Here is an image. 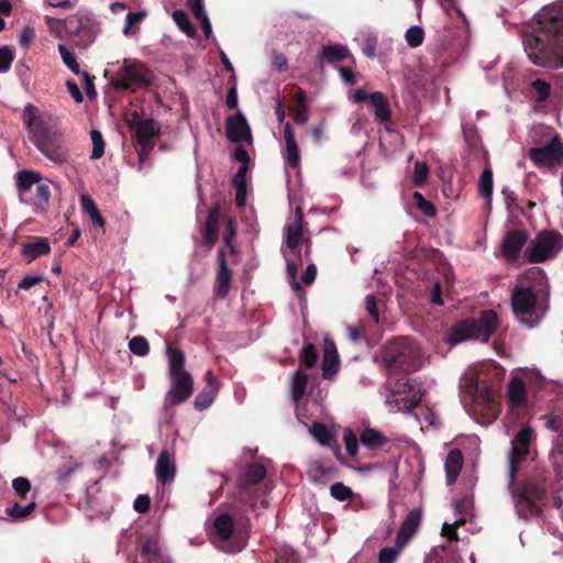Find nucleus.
Segmentation results:
<instances>
[{
  "instance_id": "1",
  "label": "nucleus",
  "mask_w": 563,
  "mask_h": 563,
  "mask_svg": "<svg viewBox=\"0 0 563 563\" xmlns=\"http://www.w3.org/2000/svg\"><path fill=\"white\" fill-rule=\"evenodd\" d=\"M529 60L550 69L563 68V0L544 7L537 18V25L523 36Z\"/></svg>"
},
{
  "instance_id": "2",
  "label": "nucleus",
  "mask_w": 563,
  "mask_h": 563,
  "mask_svg": "<svg viewBox=\"0 0 563 563\" xmlns=\"http://www.w3.org/2000/svg\"><path fill=\"white\" fill-rule=\"evenodd\" d=\"M22 121L27 130L29 139L46 158L57 165L68 161V152L60 137L41 115L37 107L27 103L23 110Z\"/></svg>"
},
{
  "instance_id": "3",
  "label": "nucleus",
  "mask_w": 563,
  "mask_h": 563,
  "mask_svg": "<svg viewBox=\"0 0 563 563\" xmlns=\"http://www.w3.org/2000/svg\"><path fill=\"white\" fill-rule=\"evenodd\" d=\"M376 361L388 374L413 373L421 368L423 355L416 341L408 336H398L380 347Z\"/></svg>"
},
{
  "instance_id": "4",
  "label": "nucleus",
  "mask_w": 563,
  "mask_h": 563,
  "mask_svg": "<svg viewBox=\"0 0 563 563\" xmlns=\"http://www.w3.org/2000/svg\"><path fill=\"white\" fill-rule=\"evenodd\" d=\"M508 490L520 519L530 520L540 516L543 507L548 505V486L542 478L517 481V477H508Z\"/></svg>"
},
{
  "instance_id": "5",
  "label": "nucleus",
  "mask_w": 563,
  "mask_h": 563,
  "mask_svg": "<svg viewBox=\"0 0 563 563\" xmlns=\"http://www.w3.org/2000/svg\"><path fill=\"white\" fill-rule=\"evenodd\" d=\"M498 324L499 318L497 312L485 310L477 319H464L451 327L446 341L451 346L470 339H481L483 342H487L498 328Z\"/></svg>"
},
{
  "instance_id": "6",
  "label": "nucleus",
  "mask_w": 563,
  "mask_h": 563,
  "mask_svg": "<svg viewBox=\"0 0 563 563\" xmlns=\"http://www.w3.org/2000/svg\"><path fill=\"white\" fill-rule=\"evenodd\" d=\"M19 200L34 207L36 212H46L49 206L51 188L41 173L30 169L19 170L15 175Z\"/></svg>"
},
{
  "instance_id": "7",
  "label": "nucleus",
  "mask_w": 563,
  "mask_h": 563,
  "mask_svg": "<svg viewBox=\"0 0 563 563\" xmlns=\"http://www.w3.org/2000/svg\"><path fill=\"white\" fill-rule=\"evenodd\" d=\"M247 536L234 529L229 514H221L213 520V543L222 551L236 553L246 545Z\"/></svg>"
},
{
  "instance_id": "8",
  "label": "nucleus",
  "mask_w": 563,
  "mask_h": 563,
  "mask_svg": "<svg viewBox=\"0 0 563 563\" xmlns=\"http://www.w3.org/2000/svg\"><path fill=\"white\" fill-rule=\"evenodd\" d=\"M152 82L153 75L144 64L135 59H124L112 85L118 90L136 91L140 88L151 86Z\"/></svg>"
},
{
  "instance_id": "9",
  "label": "nucleus",
  "mask_w": 563,
  "mask_h": 563,
  "mask_svg": "<svg viewBox=\"0 0 563 563\" xmlns=\"http://www.w3.org/2000/svg\"><path fill=\"white\" fill-rule=\"evenodd\" d=\"M468 393L474 395V405L479 410L487 422L496 420L500 412V406L496 398V389L492 384L485 380H476L475 384L470 383Z\"/></svg>"
},
{
  "instance_id": "10",
  "label": "nucleus",
  "mask_w": 563,
  "mask_h": 563,
  "mask_svg": "<svg viewBox=\"0 0 563 563\" xmlns=\"http://www.w3.org/2000/svg\"><path fill=\"white\" fill-rule=\"evenodd\" d=\"M563 249V236L554 230L542 231L527 250L530 263H541L554 256Z\"/></svg>"
},
{
  "instance_id": "11",
  "label": "nucleus",
  "mask_w": 563,
  "mask_h": 563,
  "mask_svg": "<svg viewBox=\"0 0 563 563\" xmlns=\"http://www.w3.org/2000/svg\"><path fill=\"white\" fill-rule=\"evenodd\" d=\"M169 389L164 397V407H176L187 401L194 393V378L190 373L168 375Z\"/></svg>"
},
{
  "instance_id": "12",
  "label": "nucleus",
  "mask_w": 563,
  "mask_h": 563,
  "mask_svg": "<svg viewBox=\"0 0 563 563\" xmlns=\"http://www.w3.org/2000/svg\"><path fill=\"white\" fill-rule=\"evenodd\" d=\"M532 434V429L530 427H525L511 440L508 477L518 476L519 465L529 454Z\"/></svg>"
},
{
  "instance_id": "13",
  "label": "nucleus",
  "mask_w": 563,
  "mask_h": 563,
  "mask_svg": "<svg viewBox=\"0 0 563 563\" xmlns=\"http://www.w3.org/2000/svg\"><path fill=\"white\" fill-rule=\"evenodd\" d=\"M528 156L539 167L561 165L563 163V143L559 136H554L544 146L531 147Z\"/></svg>"
},
{
  "instance_id": "14",
  "label": "nucleus",
  "mask_w": 563,
  "mask_h": 563,
  "mask_svg": "<svg viewBox=\"0 0 563 563\" xmlns=\"http://www.w3.org/2000/svg\"><path fill=\"white\" fill-rule=\"evenodd\" d=\"M130 129L134 132L136 145H142L147 151H153L155 142L161 135V125L154 119L133 121Z\"/></svg>"
},
{
  "instance_id": "15",
  "label": "nucleus",
  "mask_w": 563,
  "mask_h": 563,
  "mask_svg": "<svg viewBox=\"0 0 563 563\" xmlns=\"http://www.w3.org/2000/svg\"><path fill=\"white\" fill-rule=\"evenodd\" d=\"M225 132L228 139L233 143H240L242 141L252 142L250 125L241 111L227 118Z\"/></svg>"
},
{
  "instance_id": "16",
  "label": "nucleus",
  "mask_w": 563,
  "mask_h": 563,
  "mask_svg": "<svg viewBox=\"0 0 563 563\" xmlns=\"http://www.w3.org/2000/svg\"><path fill=\"white\" fill-rule=\"evenodd\" d=\"M218 269L214 282V292L219 298H227L233 277L232 271L228 266L227 254L224 249H220L218 252Z\"/></svg>"
},
{
  "instance_id": "17",
  "label": "nucleus",
  "mask_w": 563,
  "mask_h": 563,
  "mask_svg": "<svg viewBox=\"0 0 563 563\" xmlns=\"http://www.w3.org/2000/svg\"><path fill=\"white\" fill-rule=\"evenodd\" d=\"M537 296L531 288L516 287L511 294V306L516 314H531L536 309Z\"/></svg>"
},
{
  "instance_id": "18",
  "label": "nucleus",
  "mask_w": 563,
  "mask_h": 563,
  "mask_svg": "<svg viewBox=\"0 0 563 563\" xmlns=\"http://www.w3.org/2000/svg\"><path fill=\"white\" fill-rule=\"evenodd\" d=\"M305 218L300 207L295 210L294 221L286 227V244L294 254L300 255L299 245L303 241Z\"/></svg>"
},
{
  "instance_id": "19",
  "label": "nucleus",
  "mask_w": 563,
  "mask_h": 563,
  "mask_svg": "<svg viewBox=\"0 0 563 563\" xmlns=\"http://www.w3.org/2000/svg\"><path fill=\"white\" fill-rule=\"evenodd\" d=\"M421 519L422 512L420 509H412L408 512L396 536V547L398 549L404 548L417 532Z\"/></svg>"
},
{
  "instance_id": "20",
  "label": "nucleus",
  "mask_w": 563,
  "mask_h": 563,
  "mask_svg": "<svg viewBox=\"0 0 563 563\" xmlns=\"http://www.w3.org/2000/svg\"><path fill=\"white\" fill-rule=\"evenodd\" d=\"M528 240L523 230H511L503 240V253L507 261L514 262L518 258L520 251Z\"/></svg>"
},
{
  "instance_id": "21",
  "label": "nucleus",
  "mask_w": 563,
  "mask_h": 563,
  "mask_svg": "<svg viewBox=\"0 0 563 563\" xmlns=\"http://www.w3.org/2000/svg\"><path fill=\"white\" fill-rule=\"evenodd\" d=\"M156 478L163 485L170 484L176 476L175 457L168 450H163L156 461L155 465Z\"/></svg>"
},
{
  "instance_id": "22",
  "label": "nucleus",
  "mask_w": 563,
  "mask_h": 563,
  "mask_svg": "<svg viewBox=\"0 0 563 563\" xmlns=\"http://www.w3.org/2000/svg\"><path fill=\"white\" fill-rule=\"evenodd\" d=\"M205 387L198 393L194 400V407L199 411L207 409L212 404L219 390L218 379L212 371H208L205 374Z\"/></svg>"
},
{
  "instance_id": "23",
  "label": "nucleus",
  "mask_w": 563,
  "mask_h": 563,
  "mask_svg": "<svg viewBox=\"0 0 563 563\" xmlns=\"http://www.w3.org/2000/svg\"><path fill=\"white\" fill-rule=\"evenodd\" d=\"M220 213L221 211L219 205H214L208 212L202 230L203 243L208 250H211L218 242Z\"/></svg>"
},
{
  "instance_id": "24",
  "label": "nucleus",
  "mask_w": 563,
  "mask_h": 563,
  "mask_svg": "<svg viewBox=\"0 0 563 563\" xmlns=\"http://www.w3.org/2000/svg\"><path fill=\"white\" fill-rule=\"evenodd\" d=\"M339 354L333 341L325 340L323 345L322 376L331 379L339 371Z\"/></svg>"
},
{
  "instance_id": "25",
  "label": "nucleus",
  "mask_w": 563,
  "mask_h": 563,
  "mask_svg": "<svg viewBox=\"0 0 563 563\" xmlns=\"http://www.w3.org/2000/svg\"><path fill=\"white\" fill-rule=\"evenodd\" d=\"M266 476V468L264 465L253 463L247 465L245 471L238 478V487L247 490L251 487L261 483Z\"/></svg>"
},
{
  "instance_id": "26",
  "label": "nucleus",
  "mask_w": 563,
  "mask_h": 563,
  "mask_svg": "<svg viewBox=\"0 0 563 563\" xmlns=\"http://www.w3.org/2000/svg\"><path fill=\"white\" fill-rule=\"evenodd\" d=\"M51 253V245L45 238L34 236L32 240L22 246V254L27 263L33 262L40 256Z\"/></svg>"
},
{
  "instance_id": "27",
  "label": "nucleus",
  "mask_w": 563,
  "mask_h": 563,
  "mask_svg": "<svg viewBox=\"0 0 563 563\" xmlns=\"http://www.w3.org/2000/svg\"><path fill=\"white\" fill-rule=\"evenodd\" d=\"M463 461L461 450L453 449L448 453L444 464L448 485H453L456 482L463 467Z\"/></svg>"
},
{
  "instance_id": "28",
  "label": "nucleus",
  "mask_w": 563,
  "mask_h": 563,
  "mask_svg": "<svg viewBox=\"0 0 563 563\" xmlns=\"http://www.w3.org/2000/svg\"><path fill=\"white\" fill-rule=\"evenodd\" d=\"M368 103L373 107L375 119L379 122H388L391 118L389 103L385 95L380 91H375L369 95Z\"/></svg>"
},
{
  "instance_id": "29",
  "label": "nucleus",
  "mask_w": 563,
  "mask_h": 563,
  "mask_svg": "<svg viewBox=\"0 0 563 563\" xmlns=\"http://www.w3.org/2000/svg\"><path fill=\"white\" fill-rule=\"evenodd\" d=\"M284 139L286 142V163L291 167H298L300 163V155L298 145L295 139L294 131L289 122L285 124L284 129Z\"/></svg>"
},
{
  "instance_id": "30",
  "label": "nucleus",
  "mask_w": 563,
  "mask_h": 563,
  "mask_svg": "<svg viewBox=\"0 0 563 563\" xmlns=\"http://www.w3.org/2000/svg\"><path fill=\"white\" fill-rule=\"evenodd\" d=\"M349 56V49L341 44L324 45L319 55V67L322 68L324 63L333 64L342 62Z\"/></svg>"
},
{
  "instance_id": "31",
  "label": "nucleus",
  "mask_w": 563,
  "mask_h": 563,
  "mask_svg": "<svg viewBox=\"0 0 563 563\" xmlns=\"http://www.w3.org/2000/svg\"><path fill=\"white\" fill-rule=\"evenodd\" d=\"M360 442L369 450H378L389 443V439L376 429L365 428L360 434Z\"/></svg>"
},
{
  "instance_id": "32",
  "label": "nucleus",
  "mask_w": 563,
  "mask_h": 563,
  "mask_svg": "<svg viewBox=\"0 0 563 563\" xmlns=\"http://www.w3.org/2000/svg\"><path fill=\"white\" fill-rule=\"evenodd\" d=\"M507 397L510 405L515 407H521L525 405L527 389L522 378L516 376L510 380L507 389Z\"/></svg>"
},
{
  "instance_id": "33",
  "label": "nucleus",
  "mask_w": 563,
  "mask_h": 563,
  "mask_svg": "<svg viewBox=\"0 0 563 563\" xmlns=\"http://www.w3.org/2000/svg\"><path fill=\"white\" fill-rule=\"evenodd\" d=\"M166 352L168 357V375L189 373L185 369L186 356L181 350L168 345Z\"/></svg>"
},
{
  "instance_id": "34",
  "label": "nucleus",
  "mask_w": 563,
  "mask_h": 563,
  "mask_svg": "<svg viewBox=\"0 0 563 563\" xmlns=\"http://www.w3.org/2000/svg\"><path fill=\"white\" fill-rule=\"evenodd\" d=\"M307 386L308 375L301 368H298L294 373L290 382L291 398L295 402L299 401L303 397Z\"/></svg>"
},
{
  "instance_id": "35",
  "label": "nucleus",
  "mask_w": 563,
  "mask_h": 563,
  "mask_svg": "<svg viewBox=\"0 0 563 563\" xmlns=\"http://www.w3.org/2000/svg\"><path fill=\"white\" fill-rule=\"evenodd\" d=\"M80 205L81 208L89 214L95 225H98L100 228L104 227V219L100 214L95 201L88 195L80 196Z\"/></svg>"
},
{
  "instance_id": "36",
  "label": "nucleus",
  "mask_w": 563,
  "mask_h": 563,
  "mask_svg": "<svg viewBox=\"0 0 563 563\" xmlns=\"http://www.w3.org/2000/svg\"><path fill=\"white\" fill-rule=\"evenodd\" d=\"M36 508V503L34 500L30 501L27 505L22 506L19 503H14L11 507L5 509L8 516L15 520H22L27 518Z\"/></svg>"
},
{
  "instance_id": "37",
  "label": "nucleus",
  "mask_w": 563,
  "mask_h": 563,
  "mask_svg": "<svg viewBox=\"0 0 563 563\" xmlns=\"http://www.w3.org/2000/svg\"><path fill=\"white\" fill-rule=\"evenodd\" d=\"M173 20L177 26L186 33L189 37H195L197 34L196 27L191 24L188 14L183 10H175L173 12Z\"/></svg>"
},
{
  "instance_id": "38",
  "label": "nucleus",
  "mask_w": 563,
  "mask_h": 563,
  "mask_svg": "<svg viewBox=\"0 0 563 563\" xmlns=\"http://www.w3.org/2000/svg\"><path fill=\"white\" fill-rule=\"evenodd\" d=\"M530 89L537 95L534 100L539 103H543L550 98L551 85L544 79L537 78L531 81Z\"/></svg>"
},
{
  "instance_id": "39",
  "label": "nucleus",
  "mask_w": 563,
  "mask_h": 563,
  "mask_svg": "<svg viewBox=\"0 0 563 563\" xmlns=\"http://www.w3.org/2000/svg\"><path fill=\"white\" fill-rule=\"evenodd\" d=\"M310 432L322 445L330 446L333 442V435L324 423L313 422Z\"/></svg>"
},
{
  "instance_id": "40",
  "label": "nucleus",
  "mask_w": 563,
  "mask_h": 563,
  "mask_svg": "<svg viewBox=\"0 0 563 563\" xmlns=\"http://www.w3.org/2000/svg\"><path fill=\"white\" fill-rule=\"evenodd\" d=\"M142 556L148 562L153 563L155 560L162 559L161 547L156 539H147L142 547Z\"/></svg>"
},
{
  "instance_id": "41",
  "label": "nucleus",
  "mask_w": 563,
  "mask_h": 563,
  "mask_svg": "<svg viewBox=\"0 0 563 563\" xmlns=\"http://www.w3.org/2000/svg\"><path fill=\"white\" fill-rule=\"evenodd\" d=\"M478 192L486 199H490L493 195V170L487 167L483 170L478 180Z\"/></svg>"
},
{
  "instance_id": "42",
  "label": "nucleus",
  "mask_w": 563,
  "mask_h": 563,
  "mask_svg": "<svg viewBox=\"0 0 563 563\" xmlns=\"http://www.w3.org/2000/svg\"><path fill=\"white\" fill-rule=\"evenodd\" d=\"M318 351L312 343H307L300 351V363L307 368H313L318 362Z\"/></svg>"
},
{
  "instance_id": "43",
  "label": "nucleus",
  "mask_w": 563,
  "mask_h": 563,
  "mask_svg": "<svg viewBox=\"0 0 563 563\" xmlns=\"http://www.w3.org/2000/svg\"><path fill=\"white\" fill-rule=\"evenodd\" d=\"M58 52L63 63L67 68H69L76 75L81 74L79 63L77 62L74 52L69 51L68 47L64 44L58 45Z\"/></svg>"
},
{
  "instance_id": "44",
  "label": "nucleus",
  "mask_w": 563,
  "mask_h": 563,
  "mask_svg": "<svg viewBox=\"0 0 563 563\" xmlns=\"http://www.w3.org/2000/svg\"><path fill=\"white\" fill-rule=\"evenodd\" d=\"M343 441L346 452L350 456L354 457L358 453L360 437L351 428H345L343 432Z\"/></svg>"
},
{
  "instance_id": "45",
  "label": "nucleus",
  "mask_w": 563,
  "mask_h": 563,
  "mask_svg": "<svg viewBox=\"0 0 563 563\" xmlns=\"http://www.w3.org/2000/svg\"><path fill=\"white\" fill-rule=\"evenodd\" d=\"M90 137H91V142H92V151L90 154V159H92V161L99 159L103 156L104 147H106V143L103 141L102 134L98 130H91Z\"/></svg>"
},
{
  "instance_id": "46",
  "label": "nucleus",
  "mask_w": 563,
  "mask_h": 563,
  "mask_svg": "<svg viewBox=\"0 0 563 563\" xmlns=\"http://www.w3.org/2000/svg\"><path fill=\"white\" fill-rule=\"evenodd\" d=\"M130 351L137 356H146L150 353L148 341L143 335L133 336L129 341Z\"/></svg>"
},
{
  "instance_id": "47",
  "label": "nucleus",
  "mask_w": 563,
  "mask_h": 563,
  "mask_svg": "<svg viewBox=\"0 0 563 563\" xmlns=\"http://www.w3.org/2000/svg\"><path fill=\"white\" fill-rule=\"evenodd\" d=\"M330 494L339 501H346L353 497V490L341 482L331 485Z\"/></svg>"
},
{
  "instance_id": "48",
  "label": "nucleus",
  "mask_w": 563,
  "mask_h": 563,
  "mask_svg": "<svg viewBox=\"0 0 563 563\" xmlns=\"http://www.w3.org/2000/svg\"><path fill=\"white\" fill-rule=\"evenodd\" d=\"M405 38L410 47H418L423 43L424 31L421 26H410L405 35Z\"/></svg>"
},
{
  "instance_id": "49",
  "label": "nucleus",
  "mask_w": 563,
  "mask_h": 563,
  "mask_svg": "<svg viewBox=\"0 0 563 563\" xmlns=\"http://www.w3.org/2000/svg\"><path fill=\"white\" fill-rule=\"evenodd\" d=\"M429 177V167L426 162H416L412 175V181L416 186H422Z\"/></svg>"
},
{
  "instance_id": "50",
  "label": "nucleus",
  "mask_w": 563,
  "mask_h": 563,
  "mask_svg": "<svg viewBox=\"0 0 563 563\" xmlns=\"http://www.w3.org/2000/svg\"><path fill=\"white\" fill-rule=\"evenodd\" d=\"M12 487L16 495L24 499L26 494L31 492V482L26 477L19 476L12 481Z\"/></svg>"
},
{
  "instance_id": "51",
  "label": "nucleus",
  "mask_w": 563,
  "mask_h": 563,
  "mask_svg": "<svg viewBox=\"0 0 563 563\" xmlns=\"http://www.w3.org/2000/svg\"><path fill=\"white\" fill-rule=\"evenodd\" d=\"M464 522H465V520L463 518L454 521L453 523L445 522L443 525L442 531H441L442 537H445L451 541H457L459 540L457 528L460 526H462Z\"/></svg>"
},
{
  "instance_id": "52",
  "label": "nucleus",
  "mask_w": 563,
  "mask_h": 563,
  "mask_svg": "<svg viewBox=\"0 0 563 563\" xmlns=\"http://www.w3.org/2000/svg\"><path fill=\"white\" fill-rule=\"evenodd\" d=\"M14 59V52L9 46L0 47V73L10 69Z\"/></svg>"
},
{
  "instance_id": "53",
  "label": "nucleus",
  "mask_w": 563,
  "mask_h": 563,
  "mask_svg": "<svg viewBox=\"0 0 563 563\" xmlns=\"http://www.w3.org/2000/svg\"><path fill=\"white\" fill-rule=\"evenodd\" d=\"M365 309H366L367 313L369 314V317L372 318V320L375 323H378L379 322V311H378V307H377V298L375 295L369 294L365 297Z\"/></svg>"
},
{
  "instance_id": "54",
  "label": "nucleus",
  "mask_w": 563,
  "mask_h": 563,
  "mask_svg": "<svg viewBox=\"0 0 563 563\" xmlns=\"http://www.w3.org/2000/svg\"><path fill=\"white\" fill-rule=\"evenodd\" d=\"M399 551L395 548H383L378 554L379 563H395L398 558Z\"/></svg>"
},
{
  "instance_id": "55",
  "label": "nucleus",
  "mask_w": 563,
  "mask_h": 563,
  "mask_svg": "<svg viewBox=\"0 0 563 563\" xmlns=\"http://www.w3.org/2000/svg\"><path fill=\"white\" fill-rule=\"evenodd\" d=\"M376 47H377V36H375V35L367 36L362 43V51L369 58L375 57Z\"/></svg>"
},
{
  "instance_id": "56",
  "label": "nucleus",
  "mask_w": 563,
  "mask_h": 563,
  "mask_svg": "<svg viewBox=\"0 0 563 563\" xmlns=\"http://www.w3.org/2000/svg\"><path fill=\"white\" fill-rule=\"evenodd\" d=\"M230 85L227 93V106L229 109H235L238 107V90L234 75L230 78Z\"/></svg>"
},
{
  "instance_id": "57",
  "label": "nucleus",
  "mask_w": 563,
  "mask_h": 563,
  "mask_svg": "<svg viewBox=\"0 0 563 563\" xmlns=\"http://www.w3.org/2000/svg\"><path fill=\"white\" fill-rule=\"evenodd\" d=\"M150 507L151 498L148 495H139L133 503V508L139 514H146Z\"/></svg>"
},
{
  "instance_id": "58",
  "label": "nucleus",
  "mask_w": 563,
  "mask_h": 563,
  "mask_svg": "<svg viewBox=\"0 0 563 563\" xmlns=\"http://www.w3.org/2000/svg\"><path fill=\"white\" fill-rule=\"evenodd\" d=\"M445 548H433L430 554L428 555L426 563H454V559L444 560L442 553Z\"/></svg>"
},
{
  "instance_id": "59",
  "label": "nucleus",
  "mask_w": 563,
  "mask_h": 563,
  "mask_svg": "<svg viewBox=\"0 0 563 563\" xmlns=\"http://www.w3.org/2000/svg\"><path fill=\"white\" fill-rule=\"evenodd\" d=\"M542 419L545 420V427L551 431L558 432L563 428L562 419L553 413H547Z\"/></svg>"
},
{
  "instance_id": "60",
  "label": "nucleus",
  "mask_w": 563,
  "mask_h": 563,
  "mask_svg": "<svg viewBox=\"0 0 563 563\" xmlns=\"http://www.w3.org/2000/svg\"><path fill=\"white\" fill-rule=\"evenodd\" d=\"M235 234H236L235 223L232 219H229L227 221V234L224 236V243L230 249L231 253L236 252L234 245H232V242H231L232 239L235 236Z\"/></svg>"
},
{
  "instance_id": "61",
  "label": "nucleus",
  "mask_w": 563,
  "mask_h": 563,
  "mask_svg": "<svg viewBox=\"0 0 563 563\" xmlns=\"http://www.w3.org/2000/svg\"><path fill=\"white\" fill-rule=\"evenodd\" d=\"M249 170V166L241 165L238 172L234 174L232 178V185L234 187H246V174Z\"/></svg>"
},
{
  "instance_id": "62",
  "label": "nucleus",
  "mask_w": 563,
  "mask_h": 563,
  "mask_svg": "<svg viewBox=\"0 0 563 563\" xmlns=\"http://www.w3.org/2000/svg\"><path fill=\"white\" fill-rule=\"evenodd\" d=\"M43 282L42 276L37 275H26L22 280L19 283V288L23 290H30L33 286L40 284Z\"/></svg>"
},
{
  "instance_id": "63",
  "label": "nucleus",
  "mask_w": 563,
  "mask_h": 563,
  "mask_svg": "<svg viewBox=\"0 0 563 563\" xmlns=\"http://www.w3.org/2000/svg\"><path fill=\"white\" fill-rule=\"evenodd\" d=\"M292 117L296 123L306 124L308 121V110L307 107H294L291 109Z\"/></svg>"
},
{
  "instance_id": "64",
  "label": "nucleus",
  "mask_w": 563,
  "mask_h": 563,
  "mask_svg": "<svg viewBox=\"0 0 563 563\" xmlns=\"http://www.w3.org/2000/svg\"><path fill=\"white\" fill-rule=\"evenodd\" d=\"M275 563H299V559L291 551H283L277 555Z\"/></svg>"
}]
</instances>
